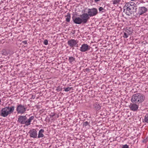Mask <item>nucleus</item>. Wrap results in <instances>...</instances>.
Instances as JSON below:
<instances>
[{
    "label": "nucleus",
    "mask_w": 148,
    "mask_h": 148,
    "mask_svg": "<svg viewBox=\"0 0 148 148\" xmlns=\"http://www.w3.org/2000/svg\"><path fill=\"white\" fill-rule=\"evenodd\" d=\"M90 17L87 13H84L80 15V17H76L74 15L72 17V19L73 22L77 24H84L86 23Z\"/></svg>",
    "instance_id": "f257e3e1"
},
{
    "label": "nucleus",
    "mask_w": 148,
    "mask_h": 148,
    "mask_svg": "<svg viewBox=\"0 0 148 148\" xmlns=\"http://www.w3.org/2000/svg\"><path fill=\"white\" fill-rule=\"evenodd\" d=\"M19 116L17 122L21 124H25L27 126H28L31 124V122L32 120L34 118V116H30L28 119H27L26 115Z\"/></svg>",
    "instance_id": "f03ea898"
},
{
    "label": "nucleus",
    "mask_w": 148,
    "mask_h": 148,
    "mask_svg": "<svg viewBox=\"0 0 148 148\" xmlns=\"http://www.w3.org/2000/svg\"><path fill=\"white\" fill-rule=\"evenodd\" d=\"M145 99L144 95L140 93H137L132 95L131 101L133 103L139 104L143 102Z\"/></svg>",
    "instance_id": "7ed1b4c3"
},
{
    "label": "nucleus",
    "mask_w": 148,
    "mask_h": 148,
    "mask_svg": "<svg viewBox=\"0 0 148 148\" xmlns=\"http://www.w3.org/2000/svg\"><path fill=\"white\" fill-rule=\"evenodd\" d=\"M14 108L15 107L13 106L5 107L1 110L0 115L3 117H6L12 113L14 112Z\"/></svg>",
    "instance_id": "20e7f679"
},
{
    "label": "nucleus",
    "mask_w": 148,
    "mask_h": 148,
    "mask_svg": "<svg viewBox=\"0 0 148 148\" xmlns=\"http://www.w3.org/2000/svg\"><path fill=\"white\" fill-rule=\"evenodd\" d=\"M126 7V13H130L131 14L134 12H136L137 9L136 4L133 2L126 3L124 6V8Z\"/></svg>",
    "instance_id": "39448f33"
},
{
    "label": "nucleus",
    "mask_w": 148,
    "mask_h": 148,
    "mask_svg": "<svg viewBox=\"0 0 148 148\" xmlns=\"http://www.w3.org/2000/svg\"><path fill=\"white\" fill-rule=\"evenodd\" d=\"M26 106H24L21 104H19L17 106L16 110L18 114L24 113L26 110Z\"/></svg>",
    "instance_id": "423d86ee"
},
{
    "label": "nucleus",
    "mask_w": 148,
    "mask_h": 148,
    "mask_svg": "<svg viewBox=\"0 0 148 148\" xmlns=\"http://www.w3.org/2000/svg\"><path fill=\"white\" fill-rule=\"evenodd\" d=\"M87 13L90 17L95 16L98 13L97 9L94 8H88V10Z\"/></svg>",
    "instance_id": "0eeeda50"
},
{
    "label": "nucleus",
    "mask_w": 148,
    "mask_h": 148,
    "mask_svg": "<svg viewBox=\"0 0 148 148\" xmlns=\"http://www.w3.org/2000/svg\"><path fill=\"white\" fill-rule=\"evenodd\" d=\"M91 49V47L87 44H83L82 45L79 50L81 52H84L89 51Z\"/></svg>",
    "instance_id": "6e6552de"
},
{
    "label": "nucleus",
    "mask_w": 148,
    "mask_h": 148,
    "mask_svg": "<svg viewBox=\"0 0 148 148\" xmlns=\"http://www.w3.org/2000/svg\"><path fill=\"white\" fill-rule=\"evenodd\" d=\"M78 41L73 39H71L68 41V45L71 47H78Z\"/></svg>",
    "instance_id": "1a4fd4ad"
},
{
    "label": "nucleus",
    "mask_w": 148,
    "mask_h": 148,
    "mask_svg": "<svg viewBox=\"0 0 148 148\" xmlns=\"http://www.w3.org/2000/svg\"><path fill=\"white\" fill-rule=\"evenodd\" d=\"M28 133L29 134L30 137L34 138H36L37 136V132L35 129H33L29 131Z\"/></svg>",
    "instance_id": "9d476101"
},
{
    "label": "nucleus",
    "mask_w": 148,
    "mask_h": 148,
    "mask_svg": "<svg viewBox=\"0 0 148 148\" xmlns=\"http://www.w3.org/2000/svg\"><path fill=\"white\" fill-rule=\"evenodd\" d=\"M136 103H131L129 106L130 109L133 111H136L138 108V106Z\"/></svg>",
    "instance_id": "9b49d317"
},
{
    "label": "nucleus",
    "mask_w": 148,
    "mask_h": 148,
    "mask_svg": "<svg viewBox=\"0 0 148 148\" xmlns=\"http://www.w3.org/2000/svg\"><path fill=\"white\" fill-rule=\"evenodd\" d=\"M147 10V9L145 7H139L138 13L140 15H141L145 13Z\"/></svg>",
    "instance_id": "f8f14e48"
},
{
    "label": "nucleus",
    "mask_w": 148,
    "mask_h": 148,
    "mask_svg": "<svg viewBox=\"0 0 148 148\" xmlns=\"http://www.w3.org/2000/svg\"><path fill=\"white\" fill-rule=\"evenodd\" d=\"M93 107L95 110L98 111L100 109L101 106L100 105L98 102H96L93 104Z\"/></svg>",
    "instance_id": "ddd939ff"
},
{
    "label": "nucleus",
    "mask_w": 148,
    "mask_h": 148,
    "mask_svg": "<svg viewBox=\"0 0 148 148\" xmlns=\"http://www.w3.org/2000/svg\"><path fill=\"white\" fill-rule=\"evenodd\" d=\"M44 132V130L43 129H41L39 131L38 134V136L37 138H42L44 137V135L43 134V133Z\"/></svg>",
    "instance_id": "4468645a"
},
{
    "label": "nucleus",
    "mask_w": 148,
    "mask_h": 148,
    "mask_svg": "<svg viewBox=\"0 0 148 148\" xmlns=\"http://www.w3.org/2000/svg\"><path fill=\"white\" fill-rule=\"evenodd\" d=\"M69 62L71 64H74L75 62V58L72 56L69 57Z\"/></svg>",
    "instance_id": "2eb2a0df"
},
{
    "label": "nucleus",
    "mask_w": 148,
    "mask_h": 148,
    "mask_svg": "<svg viewBox=\"0 0 148 148\" xmlns=\"http://www.w3.org/2000/svg\"><path fill=\"white\" fill-rule=\"evenodd\" d=\"M90 122H88L87 121H86L85 122H83V127H88L90 126Z\"/></svg>",
    "instance_id": "dca6fc26"
},
{
    "label": "nucleus",
    "mask_w": 148,
    "mask_h": 148,
    "mask_svg": "<svg viewBox=\"0 0 148 148\" xmlns=\"http://www.w3.org/2000/svg\"><path fill=\"white\" fill-rule=\"evenodd\" d=\"M66 16V21L68 22H69L71 19L70 14L69 13H68Z\"/></svg>",
    "instance_id": "f3484780"
},
{
    "label": "nucleus",
    "mask_w": 148,
    "mask_h": 148,
    "mask_svg": "<svg viewBox=\"0 0 148 148\" xmlns=\"http://www.w3.org/2000/svg\"><path fill=\"white\" fill-rule=\"evenodd\" d=\"M132 29L131 27L129 28V29H127V30L126 31V32L129 35L131 34L132 33Z\"/></svg>",
    "instance_id": "a211bd4d"
},
{
    "label": "nucleus",
    "mask_w": 148,
    "mask_h": 148,
    "mask_svg": "<svg viewBox=\"0 0 148 148\" xmlns=\"http://www.w3.org/2000/svg\"><path fill=\"white\" fill-rule=\"evenodd\" d=\"M99 13H102L103 12H105L106 11L105 9H104L102 7H99Z\"/></svg>",
    "instance_id": "6ab92c4d"
},
{
    "label": "nucleus",
    "mask_w": 148,
    "mask_h": 148,
    "mask_svg": "<svg viewBox=\"0 0 148 148\" xmlns=\"http://www.w3.org/2000/svg\"><path fill=\"white\" fill-rule=\"evenodd\" d=\"M121 0H113L112 1L113 4L114 5H116L117 4H119Z\"/></svg>",
    "instance_id": "aec40b11"
},
{
    "label": "nucleus",
    "mask_w": 148,
    "mask_h": 148,
    "mask_svg": "<svg viewBox=\"0 0 148 148\" xmlns=\"http://www.w3.org/2000/svg\"><path fill=\"white\" fill-rule=\"evenodd\" d=\"M2 54L3 55H6L8 54V52H7L6 50L3 49L2 51Z\"/></svg>",
    "instance_id": "412c9836"
},
{
    "label": "nucleus",
    "mask_w": 148,
    "mask_h": 148,
    "mask_svg": "<svg viewBox=\"0 0 148 148\" xmlns=\"http://www.w3.org/2000/svg\"><path fill=\"white\" fill-rule=\"evenodd\" d=\"M144 120L146 123H148V114H146Z\"/></svg>",
    "instance_id": "4be33fe9"
},
{
    "label": "nucleus",
    "mask_w": 148,
    "mask_h": 148,
    "mask_svg": "<svg viewBox=\"0 0 148 148\" xmlns=\"http://www.w3.org/2000/svg\"><path fill=\"white\" fill-rule=\"evenodd\" d=\"M62 88L60 86H59L57 87L56 90L58 91L59 92L62 90Z\"/></svg>",
    "instance_id": "5701e85b"
},
{
    "label": "nucleus",
    "mask_w": 148,
    "mask_h": 148,
    "mask_svg": "<svg viewBox=\"0 0 148 148\" xmlns=\"http://www.w3.org/2000/svg\"><path fill=\"white\" fill-rule=\"evenodd\" d=\"M128 35H129L127 34V33L125 32L123 34V36L124 38H127L128 37Z\"/></svg>",
    "instance_id": "b1692460"
},
{
    "label": "nucleus",
    "mask_w": 148,
    "mask_h": 148,
    "mask_svg": "<svg viewBox=\"0 0 148 148\" xmlns=\"http://www.w3.org/2000/svg\"><path fill=\"white\" fill-rule=\"evenodd\" d=\"M71 88L68 87L66 88H64V90L66 92L70 90Z\"/></svg>",
    "instance_id": "393cba45"
},
{
    "label": "nucleus",
    "mask_w": 148,
    "mask_h": 148,
    "mask_svg": "<svg viewBox=\"0 0 148 148\" xmlns=\"http://www.w3.org/2000/svg\"><path fill=\"white\" fill-rule=\"evenodd\" d=\"M43 43L45 45H47L48 44V40L47 39L44 40Z\"/></svg>",
    "instance_id": "a878e982"
},
{
    "label": "nucleus",
    "mask_w": 148,
    "mask_h": 148,
    "mask_svg": "<svg viewBox=\"0 0 148 148\" xmlns=\"http://www.w3.org/2000/svg\"><path fill=\"white\" fill-rule=\"evenodd\" d=\"M122 148H129V146L127 145L126 144L123 145L122 147Z\"/></svg>",
    "instance_id": "bb28decb"
},
{
    "label": "nucleus",
    "mask_w": 148,
    "mask_h": 148,
    "mask_svg": "<svg viewBox=\"0 0 148 148\" xmlns=\"http://www.w3.org/2000/svg\"><path fill=\"white\" fill-rule=\"evenodd\" d=\"M22 43H23V44H27V41H26V40L23 41L22 42Z\"/></svg>",
    "instance_id": "cd10ccee"
},
{
    "label": "nucleus",
    "mask_w": 148,
    "mask_h": 148,
    "mask_svg": "<svg viewBox=\"0 0 148 148\" xmlns=\"http://www.w3.org/2000/svg\"><path fill=\"white\" fill-rule=\"evenodd\" d=\"M126 8H124V6L123 7V12H124L125 10H126Z\"/></svg>",
    "instance_id": "c85d7f7f"
},
{
    "label": "nucleus",
    "mask_w": 148,
    "mask_h": 148,
    "mask_svg": "<svg viewBox=\"0 0 148 148\" xmlns=\"http://www.w3.org/2000/svg\"><path fill=\"white\" fill-rule=\"evenodd\" d=\"M100 1V0H94V1L95 2H97L98 1Z\"/></svg>",
    "instance_id": "c756f323"
},
{
    "label": "nucleus",
    "mask_w": 148,
    "mask_h": 148,
    "mask_svg": "<svg viewBox=\"0 0 148 148\" xmlns=\"http://www.w3.org/2000/svg\"><path fill=\"white\" fill-rule=\"evenodd\" d=\"M86 71H88L89 70V69H86Z\"/></svg>",
    "instance_id": "7c9ffc66"
},
{
    "label": "nucleus",
    "mask_w": 148,
    "mask_h": 148,
    "mask_svg": "<svg viewBox=\"0 0 148 148\" xmlns=\"http://www.w3.org/2000/svg\"><path fill=\"white\" fill-rule=\"evenodd\" d=\"M1 102V99H0V103ZM1 104V103H0V105Z\"/></svg>",
    "instance_id": "2f4dec72"
},
{
    "label": "nucleus",
    "mask_w": 148,
    "mask_h": 148,
    "mask_svg": "<svg viewBox=\"0 0 148 148\" xmlns=\"http://www.w3.org/2000/svg\"><path fill=\"white\" fill-rule=\"evenodd\" d=\"M131 1H134L135 0H130Z\"/></svg>",
    "instance_id": "473e14b6"
}]
</instances>
